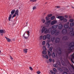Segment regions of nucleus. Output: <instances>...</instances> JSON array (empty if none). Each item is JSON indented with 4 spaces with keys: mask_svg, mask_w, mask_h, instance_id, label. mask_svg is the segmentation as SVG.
I'll list each match as a JSON object with an SVG mask.
<instances>
[{
    "mask_svg": "<svg viewBox=\"0 0 74 74\" xmlns=\"http://www.w3.org/2000/svg\"><path fill=\"white\" fill-rule=\"evenodd\" d=\"M48 31L47 30V27H44L41 30V32L42 33L43 32L45 34H47L48 33Z\"/></svg>",
    "mask_w": 74,
    "mask_h": 74,
    "instance_id": "nucleus-3",
    "label": "nucleus"
},
{
    "mask_svg": "<svg viewBox=\"0 0 74 74\" xmlns=\"http://www.w3.org/2000/svg\"><path fill=\"white\" fill-rule=\"evenodd\" d=\"M46 46L48 48H49L50 47V45L49 43H47L46 44Z\"/></svg>",
    "mask_w": 74,
    "mask_h": 74,
    "instance_id": "nucleus-22",
    "label": "nucleus"
},
{
    "mask_svg": "<svg viewBox=\"0 0 74 74\" xmlns=\"http://www.w3.org/2000/svg\"><path fill=\"white\" fill-rule=\"evenodd\" d=\"M47 38L46 35H45L44 36L43 39V40H46Z\"/></svg>",
    "mask_w": 74,
    "mask_h": 74,
    "instance_id": "nucleus-20",
    "label": "nucleus"
},
{
    "mask_svg": "<svg viewBox=\"0 0 74 74\" xmlns=\"http://www.w3.org/2000/svg\"><path fill=\"white\" fill-rule=\"evenodd\" d=\"M46 20H47V21H48V20H49V16H48V17H47V16L46 17Z\"/></svg>",
    "mask_w": 74,
    "mask_h": 74,
    "instance_id": "nucleus-40",
    "label": "nucleus"
},
{
    "mask_svg": "<svg viewBox=\"0 0 74 74\" xmlns=\"http://www.w3.org/2000/svg\"><path fill=\"white\" fill-rule=\"evenodd\" d=\"M71 18V17H70V16H69V18Z\"/></svg>",
    "mask_w": 74,
    "mask_h": 74,
    "instance_id": "nucleus-63",
    "label": "nucleus"
},
{
    "mask_svg": "<svg viewBox=\"0 0 74 74\" xmlns=\"http://www.w3.org/2000/svg\"><path fill=\"white\" fill-rule=\"evenodd\" d=\"M60 39L59 38H57L55 40V42L56 43H58L60 42Z\"/></svg>",
    "mask_w": 74,
    "mask_h": 74,
    "instance_id": "nucleus-12",
    "label": "nucleus"
},
{
    "mask_svg": "<svg viewBox=\"0 0 74 74\" xmlns=\"http://www.w3.org/2000/svg\"><path fill=\"white\" fill-rule=\"evenodd\" d=\"M53 15L51 14H48V17H51V16H52Z\"/></svg>",
    "mask_w": 74,
    "mask_h": 74,
    "instance_id": "nucleus-35",
    "label": "nucleus"
},
{
    "mask_svg": "<svg viewBox=\"0 0 74 74\" xmlns=\"http://www.w3.org/2000/svg\"><path fill=\"white\" fill-rule=\"evenodd\" d=\"M62 40H69V38H68L67 36H65L62 38Z\"/></svg>",
    "mask_w": 74,
    "mask_h": 74,
    "instance_id": "nucleus-15",
    "label": "nucleus"
},
{
    "mask_svg": "<svg viewBox=\"0 0 74 74\" xmlns=\"http://www.w3.org/2000/svg\"><path fill=\"white\" fill-rule=\"evenodd\" d=\"M25 34H23V36L24 37H25Z\"/></svg>",
    "mask_w": 74,
    "mask_h": 74,
    "instance_id": "nucleus-59",
    "label": "nucleus"
},
{
    "mask_svg": "<svg viewBox=\"0 0 74 74\" xmlns=\"http://www.w3.org/2000/svg\"><path fill=\"white\" fill-rule=\"evenodd\" d=\"M65 18H68V16L67 15H65Z\"/></svg>",
    "mask_w": 74,
    "mask_h": 74,
    "instance_id": "nucleus-56",
    "label": "nucleus"
},
{
    "mask_svg": "<svg viewBox=\"0 0 74 74\" xmlns=\"http://www.w3.org/2000/svg\"><path fill=\"white\" fill-rule=\"evenodd\" d=\"M42 45H44L45 44V41H43L42 42Z\"/></svg>",
    "mask_w": 74,
    "mask_h": 74,
    "instance_id": "nucleus-42",
    "label": "nucleus"
},
{
    "mask_svg": "<svg viewBox=\"0 0 74 74\" xmlns=\"http://www.w3.org/2000/svg\"><path fill=\"white\" fill-rule=\"evenodd\" d=\"M64 17L61 16V18H60V20L61 21H62L64 20Z\"/></svg>",
    "mask_w": 74,
    "mask_h": 74,
    "instance_id": "nucleus-33",
    "label": "nucleus"
},
{
    "mask_svg": "<svg viewBox=\"0 0 74 74\" xmlns=\"http://www.w3.org/2000/svg\"><path fill=\"white\" fill-rule=\"evenodd\" d=\"M28 50V49H23V52H24V53H27V50Z\"/></svg>",
    "mask_w": 74,
    "mask_h": 74,
    "instance_id": "nucleus-19",
    "label": "nucleus"
},
{
    "mask_svg": "<svg viewBox=\"0 0 74 74\" xmlns=\"http://www.w3.org/2000/svg\"><path fill=\"white\" fill-rule=\"evenodd\" d=\"M70 26H74V23L72 22L70 23Z\"/></svg>",
    "mask_w": 74,
    "mask_h": 74,
    "instance_id": "nucleus-26",
    "label": "nucleus"
},
{
    "mask_svg": "<svg viewBox=\"0 0 74 74\" xmlns=\"http://www.w3.org/2000/svg\"><path fill=\"white\" fill-rule=\"evenodd\" d=\"M71 44H72V45L69 47V49L67 51L65 52V54L67 56H68L69 54L73 51V50L74 49V42L71 43Z\"/></svg>",
    "mask_w": 74,
    "mask_h": 74,
    "instance_id": "nucleus-1",
    "label": "nucleus"
},
{
    "mask_svg": "<svg viewBox=\"0 0 74 74\" xmlns=\"http://www.w3.org/2000/svg\"><path fill=\"white\" fill-rule=\"evenodd\" d=\"M62 65H65L64 64H63V63H62Z\"/></svg>",
    "mask_w": 74,
    "mask_h": 74,
    "instance_id": "nucleus-62",
    "label": "nucleus"
},
{
    "mask_svg": "<svg viewBox=\"0 0 74 74\" xmlns=\"http://www.w3.org/2000/svg\"><path fill=\"white\" fill-rule=\"evenodd\" d=\"M63 74H68L67 73L64 72L63 73Z\"/></svg>",
    "mask_w": 74,
    "mask_h": 74,
    "instance_id": "nucleus-55",
    "label": "nucleus"
},
{
    "mask_svg": "<svg viewBox=\"0 0 74 74\" xmlns=\"http://www.w3.org/2000/svg\"><path fill=\"white\" fill-rule=\"evenodd\" d=\"M58 27V25H54L52 26V28L53 29H54V28H56Z\"/></svg>",
    "mask_w": 74,
    "mask_h": 74,
    "instance_id": "nucleus-21",
    "label": "nucleus"
},
{
    "mask_svg": "<svg viewBox=\"0 0 74 74\" xmlns=\"http://www.w3.org/2000/svg\"><path fill=\"white\" fill-rule=\"evenodd\" d=\"M53 48L52 47H51L49 49V50L50 51H52V49Z\"/></svg>",
    "mask_w": 74,
    "mask_h": 74,
    "instance_id": "nucleus-46",
    "label": "nucleus"
},
{
    "mask_svg": "<svg viewBox=\"0 0 74 74\" xmlns=\"http://www.w3.org/2000/svg\"><path fill=\"white\" fill-rule=\"evenodd\" d=\"M50 73H51V74H56L55 72H53V71L52 70L50 71Z\"/></svg>",
    "mask_w": 74,
    "mask_h": 74,
    "instance_id": "nucleus-31",
    "label": "nucleus"
},
{
    "mask_svg": "<svg viewBox=\"0 0 74 74\" xmlns=\"http://www.w3.org/2000/svg\"><path fill=\"white\" fill-rule=\"evenodd\" d=\"M62 32L64 34H66L67 32V30L66 29H64L62 31Z\"/></svg>",
    "mask_w": 74,
    "mask_h": 74,
    "instance_id": "nucleus-9",
    "label": "nucleus"
},
{
    "mask_svg": "<svg viewBox=\"0 0 74 74\" xmlns=\"http://www.w3.org/2000/svg\"><path fill=\"white\" fill-rule=\"evenodd\" d=\"M53 66L54 67L57 68L58 67V65L57 64H54L53 65Z\"/></svg>",
    "mask_w": 74,
    "mask_h": 74,
    "instance_id": "nucleus-30",
    "label": "nucleus"
},
{
    "mask_svg": "<svg viewBox=\"0 0 74 74\" xmlns=\"http://www.w3.org/2000/svg\"><path fill=\"white\" fill-rule=\"evenodd\" d=\"M69 21L70 22H73L74 21V20L72 19H71L69 20Z\"/></svg>",
    "mask_w": 74,
    "mask_h": 74,
    "instance_id": "nucleus-37",
    "label": "nucleus"
},
{
    "mask_svg": "<svg viewBox=\"0 0 74 74\" xmlns=\"http://www.w3.org/2000/svg\"><path fill=\"white\" fill-rule=\"evenodd\" d=\"M58 28L60 30H62L63 27V25L61 24H60L58 26Z\"/></svg>",
    "mask_w": 74,
    "mask_h": 74,
    "instance_id": "nucleus-6",
    "label": "nucleus"
},
{
    "mask_svg": "<svg viewBox=\"0 0 74 74\" xmlns=\"http://www.w3.org/2000/svg\"><path fill=\"white\" fill-rule=\"evenodd\" d=\"M42 56L43 57H44V58H45V55H42Z\"/></svg>",
    "mask_w": 74,
    "mask_h": 74,
    "instance_id": "nucleus-61",
    "label": "nucleus"
},
{
    "mask_svg": "<svg viewBox=\"0 0 74 74\" xmlns=\"http://www.w3.org/2000/svg\"><path fill=\"white\" fill-rule=\"evenodd\" d=\"M29 69L33 71V68L32 67H30Z\"/></svg>",
    "mask_w": 74,
    "mask_h": 74,
    "instance_id": "nucleus-50",
    "label": "nucleus"
},
{
    "mask_svg": "<svg viewBox=\"0 0 74 74\" xmlns=\"http://www.w3.org/2000/svg\"><path fill=\"white\" fill-rule=\"evenodd\" d=\"M71 67L74 70V66L71 65V66H69L68 67V68L70 71L72 69Z\"/></svg>",
    "mask_w": 74,
    "mask_h": 74,
    "instance_id": "nucleus-10",
    "label": "nucleus"
},
{
    "mask_svg": "<svg viewBox=\"0 0 74 74\" xmlns=\"http://www.w3.org/2000/svg\"><path fill=\"white\" fill-rule=\"evenodd\" d=\"M52 56H53V58H55L56 55H55V53H53L52 54Z\"/></svg>",
    "mask_w": 74,
    "mask_h": 74,
    "instance_id": "nucleus-25",
    "label": "nucleus"
},
{
    "mask_svg": "<svg viewBox=\"0 0 74 74\" xmlns=\"http://www.w3.org/2000/svg\"><path fill=\"white\" fill-rule=\"evenodd\" d=\"M28 37L29 36H27V37H26V36H24V38H26V39H27V38H28Z\"/></svg>",
    "mask_w": 74,
    "mask_h": 74,
    "instance_id": "nucleus-53",
    "label": "nucleus"
},
{
    "mask_svg": "<svg viewBox=\"0 0 74 74\" xmlns=\"http://www.w3.org/2000/svg\"><path fill=\"white\" fill-rule=\"evenodd\" d=\"M41 73L40 72V71H38L37 72V73L38 74H40Z\"/></svg>",
    "mask_w": 74,
    "mask_h": 74,
    "instance_id": "nucleus-52",
    "label": "nucleus"
},
{
    "mask_svg": "<svg viewBox=\"0 0 74 74\" xmlns=\"http://www.w3.org/2000/svg\"><path fill=\"white\" fill-rule=\"evenodd\" d=\"M52 30V29L50 27L48 29H47V30L48 31V32H50L51 30Z\"/></svg>",
    "mask_w": 74,
    "mask_h": 74,
    "instance_id": "nucleus-27",
    "label": "nucleus"
},
{
    "mask_svg": "<svg viewBox=\"0 0 74 74\" xmlns=\"http://www.w3.org/2000/svg\"><path fill=\"white\" fill-rule=\"evenodd\" d=\"M16 14H14L12 16V18H13L14 17H15L16 15Z\"/></svg>",
    "mask_w": 74,
    "mask_h": 74,
    "instance_id": "nucleus-44",
    "label": "nucleus"
},
{
    "mask_svg": "<svg viewBox=\"0 0 74 74\" xmlns=\"http://www.w3.org/2000/svg\"><path fill=\"white\" fill-rule=\"evenodd\" d=\"M51 23V20H49L48 21H46L45 24L46 25H49Z\"/></svg>",
    "mask_w": 74,
    "mask_h": 74,
    "instance_id": "nucleus-16",
    "label": "nucleus"
},
{
    "mask_svg": "<svg viewBox=\"0 0 74 74\" xmlns=\"http://www.w3.org/2000/svg\"><path fill=\"white\" fill-rule=\"evenodd\" d=\"M43 48H45V49L42 52V53L44 55H45L47 54V52H46V50H47V49L46 48L45 46L43 47Z\"/></svg>",
    "mask_w": 74,
    "mask_h": 74,
    "instance_id": "nucleus-7",
    "label": "nucleus"
},
{
    "mask_svg": "<svg viewBox=\"0 0 74 74\" xmlns=\"http://www.w3.org/2000/svg\"><path fill=\"white\" fill-rule=\"evenodd\" d=\"M56 7H57V8H59L60 7V6H57Z\"/></svg>",
    "mask_w": 74,
    "mask_h": 74,
    "instance_id": "nucleus-57",
    "label": "nucleus"
},
{
    "mask_svg": "<svg viewBox=\"0 0 74 74\" xmlns=\"http://www.w3.org/2000/svg\"><path fill=\"white\" fill-rule=\"evenodd\" d=\"M58 70H59V71H62V69H61L60 68L58 67Z\"/></svg>",
    "mask_w": 74,
    "mask_h": 74,
    "instance_id": "nucleus-41",
    "label": "nucleus"
},
{
    "mask_svg": "<svg viewBox=\"0 0 74 74\" xmlns=\"http://www.w3.org/2000/svg\"><path fill=\"white\" fill-rule=\"evenodd\" d=\"M48 56L47 55H46L45 56V58L47 59H48Z\"/></svg>",
    "mask_w": 74,
    "mask_h": 74,
    "instance_id": "nucleus-49",
    "label": "nucleus"
},
{
    "mask_svg": "<svg viewBox=\"0 0 74 74\" xmlns=\"http://www.w3.org/2000/svg\"><path fill=\"white\" fill-rule=\"evenodd\" d=\"M65 70L66 71V72H69V69H68V68H65Z\"/></svg>",
    "mask_w": 74,
    "mask_h": 74,
    "instance_id": "nucleus-32",
    "label": "nucleus"
},
{
    "mask_svg": "<svg viewBox=\"0 0 74 74\" xmlns=\"http://www.w3.org/2000/svg\"><path fill=\"white\" fill-rule=\"evenodd\" d=\"M69 29L71 31L69 33V34L70 35L73 36H74V32L73 31V28L72 27H69Z\"/></svg>",
    "mask_w": 74,
    "mask_h": 74,
    "instance_id": "nucleus-4",
    "label": "nucleus"
},
{
    "mask_svg": "<svg viewBox=\"0 0 74 74\" xmlns=\"http://www.w3.org/2000/svg\"><path fill=\"white\" fill-rule=\"evenodd\" d=\"M58 51H57V53L59 55H60L62 53V51H61V49L59 48L58 49Z\"/></svg>",
    "mask_w": 74,
    "mask_h": 74,
    "instance_id": "nucleus-14",
    "label": "nucleus"
},
{
    "mask_svg": "<svg viewBox=\"0 0 74 74\" xmlns=\"http://www.w3.org/2000/svg\"><path fill=\"white\" fill-rule=\"evenodd\" d=\"M55 18V16H52L51 18V20H53V19Z\"/></svg>",
    "mask_w": 74,
    "mask_h": 74,
    "instance_id": "nucleus-28",
    "label": "nucleus"
},
{
    "mask_svg": "<svg viewBox=\"0 0 74 74\" xmlns=\"http://www.w3.org/2000/svg\"><path fill=\"white\" fill-rule=\"evenodd\" d=\"M52 60V59L51 58H50L49 59V61L50 62H51V61Z\"/></svg>",
    "mask_w": 74,
    "mask_h": 74,
    "instance_id": "nucleus-54",
    "label": "nucleus"
},
{
    "mask_svg": "<svg viewBox=\"0 0 74 74\" xmlns=\"http://www.w3.org/2000/svg\"><path fill=\"white\" fill-rule=\"evenodd\" d=\"M43 38L42 36V35L41 36H40L39 37L40 40H42Z\"/></svg>",
    "mask_w": 74,
    "mask_h": 74,
    "instance_id": "nucleus-39",
    "label": "nucleus"
},
{
    "mask_svg": "<svg viewBox=\"0 0 74 74\" xmlns=\"http://www.w3.org/2000/svg\"><path fill=\"white\" fill-rule=\"evenodd\" d=\"M36 6H34L33 7V10H35V9H36Z\"/></svg>",
    "mask_w": 74,
    "mask_h": 74,
    "instance_id": "nucleus-48",
    "label": "nucleus"
},
{
    "mask_svg": "<svg viewBox=\"0 0 74 74\" xmlns=\"http://www.w3.org/2000/svg\"><path fill=\"white\" fill-rule=\"evenodd\" d=\"M15 12V10H13L11 12V14H10L9 16V21H10V19L11 18V17H12V15H13Z\"/></svg>",
    "mask_w": 74,
    "mask_h": 74,
    "instance_id": "nucleus-5",
    "label": "nucleus"
},
{
    "mask_svg": "<svg viewBox=\"0 0 74 74\" xmlns=\"http://www.w3.org/2000/svg\"><path fill=\"white\" fill-rule=\"evenodd\" d=\"M53 71H55V72L56 71V68H54L53 69Z\"/></svg>",
    "mask_w": 74,
    "mask_h": 74,
    "instance_id": "nucleus-51",
    "label": "nucleus"
},
{
    "mask_svg": "<svg viewBox=\"0 0 74 74\" xmlns=\"http://www.w3.org/2000/svg\"><path fill=\"white\" fill-rule=\"evenodd\" d=\"M48 55L49 56L51 55V52L49 51H48Z\"/></svg>",
    "mask_w": 74,
    "mask_h": 74,
    "instance_id": "nucleus-38",
    "label": "nucleus"
},
{
    "mask_svg": "<svg viewBox=\"0 0 74 74\" xmlns=\"http://www.w3.org/2000/svg\"><path fill=\"white\" fill-rule=\"evenodd\" d=\"M47 38L48 40H50L51 39V35L49 34H47L46 35Z\"/></svg>",
    "mask_w": 74,
    "mask_h": 74,
    "instance_id": "nucleus-13",
    "label": "nucleus"
},
{
    "mask_svg": "<svg viewBox=\"0 0 74 74\" xmlns=\"http://www.w3.org/2000/svg\"><path fill=\"white\" fill-rule=\"evenodd\" d=\"M69 25H67L66 24L64 25V27L66 28H69Z\"/></svg>",
    "mask_w": 74,
    "mask_h": 74,
    "instance_id": "nucleus-23",
    "label": "nucleus"
},
{
    "mask_svg": "<svg viewBox=\"0 0 74 74\" xmlns=\"http://www.w3.org/2000/svg\"><path fill=\"white\" fill-rule=\"evenodd\" d=\"M72 8L74 9V8L73 7H72Z\"/></svg>",
    "mask_w": 74,
    "mask_h": 74,
    "instance_id": "nucleus-64",
    "label": "nucleus"
},
{
    "mask_svg": "<svg viewBox=\"0 0 74 74\" xmlns=\"http://www.w3.org/2000/svg\"><path fill=\"white\" fill-rule=\"evenodd\" d=\"M10 58L11 59H13V58L12 56H10Z\"/></svg>",
    "mask_w": 74,
    "mask_h": 74,
    "instance_id": "nucleus-60",
    "label": "nucleus"
},
{
    "mask_svg": "<svg viewBox=\"0 0 74 74\" xmlns=\"http://www.w3.org/2000/svg\"><path fill=\"white\" fill-rule=\"evenodd\" d=\"M51 33L52 35L55 34V35L58 36L60 32L59 30L56 29H54L52 31Z\"/></svg>",
    "mask_w": 74,
    "mask_h": 74,
    "instance_id": "nucleus-2",
    "label": "nucleus"
},
{
    "mask_svg": "<svg viewBox=\"0 0 74 74\" xmlns=\"http://www.w3.org/2000/svg\"><path fill=\"white\" fill-rule=\"evenodd\" d=\"M62 16H57V18H61Z\"/></svg>",
    "mask_w": 74,
    "mask_h": 74,
    "instance_id": "nucleus-47",
    "label": "nucleus"
},
{
    "mask_svg": "<svg viewBox=\"0 0 74 74\" xmlns=\"http://www.w3.org/2000/svg\"><path fill=\"white\" fill-rule=\"evenodd\" d=\"M55 40V37H52L51 38V40L52 42H54V40Z\"/></svg>",
    "mask_w": 74,
    "mask_h": 74,
    "instance_id": "nucleus-24",
    "label": "nucleus"
},
{
    "mask_svg": "<svg viewBox=\"0 0 74 74\" xmlns=\"http://www.w3.org/2000/svg\"><path fill=\"white\" fill-rule=\"evenodd\" d=\"M4 33L2 29L0 30V33Z\"/></svg>",
    "mask_w": 74,
    "mask_h": 74,
    "instance_id": "nucleus-36",
    "label": "nucleus"
},
{
    "mask_svg": "<svg viewBox=\"0 0 74 74\" xmlns=\"http://www.w3.org/2000/svg\"><path fill=\"white\" fill-rule=\"evenodd\" d=\"M18 12H19V10H17L15 12V14L16 15H17V16H18Z\"/></svg>",
    "mask_w": 74,
    "mask_h": 74,
    "instance_id": "nucleus-17",
    "label": "nucleus"
},
{
    "mask_svg": "<svg viewBox=\"0 0 74 74\" xmlns=\"http://www.w3.org/2000/svg\"><path fill=\"white\" fill-rule=\"evenodd\" d=\"M57 23V21L56 20H53L52 21L51 23V24L52 25H53Z\"/></svg>",
    "mask_w": 74,
    "mask_h": 74,
    "instance_id": "nucleus-11",
    "label": "nucleus"
},
{
    "mask_svg": "<svg viewBox=\"0 0 74 74\" xmlns=\"http://www.w3.org/2000/svg\"><path fill=\"white\" fill-rule=\"evenodd\" d=\"M67 19H66L65 18H64V19H63V21L64 22H67Z\"/></svg>",
    "mask_w": 74,
    "mask_h": 74,
    "instance_id": "nucleus-34",
    "label": "nucleus"
},
{
    "mask_svg": "<svg viewBox=\"0 0 74 74\" xmlns=\"http://www.w3.org/2000/svg\"><path fill=\"white\" fill-rule=\"evenodd\" d=\"M71 60L72 62V63H73L74 64V62L73 61V59L74 60V53L73 54L71 55Z\"/></svg>",
    "mask_w": 74,
    "mask_h": 74,
    "instance_id": "nucleus-8",
    "label": "nucleus"
},
{
    "mask_svg": "<svg viewBox=\"0 0 74 74\" xmlns=\"http://www.w3.org/2000/svg\"><path fill=\"white\" fill-rule=\"evenodd\" d=\"M6 39L7 40L8 42H10L11 41V39L9 38H8L7 37H5Z\"/></svg>",
    "mask_w": 74,
    "mask_h": 74,
    "instance_id": "nucleus-18",
    "label": "nucleus"
},
{
    "mask_svg": "<svg viewBox=\"0 0 74 74\" xmlns=\"http://www.w3.org/2000/svg\"><path fill=\"white\" fill-rule=\"evenodd\" d=\"M27 35L28 36H29V31H27Z\"/></svg>",
    "mask_w": 74,
    "mask_h": 74,
    "instance_id": "nucleus-45",
    "label": "nucleus"
},
{
    "mask_svg": "<svg viewBox=\"0 0 74 74\" xmlns=\"http://www.w3.org/2000/svg\"><path fill=\"white\" fill-rule=\"evenodd\" d=\"M42 21L43 22V23H44L45 22V20L44 19H42Z\"/></svg>",
    "mask_w": 74,
    "mask_h": 74,
    "instance_id": "nucleus-43",
    "label": "nucleus"
},
{
    "mask_svg": "<svg viewBox=\"0 0 74 74\" xmlns=\"http://www.w3.org/2000/svg\"><path fill=\"white\" fill-rule=\"evenodd\" d=\"M66 24H66V25H69V22L67 23Z\"/></svg>",
    "mask_w": 74,
    "mask_h": 74,
    "instance_id": "nucleus-58",
    "label": "nucleus"
},
{
    "mask_svg": "<svg viewBox=\"0 0 74 74\" xmlns=\"http://www.w3.org/2000/svg\"><path fill=\"white\" fill-rule=\"evenodd\" d=\"M37 0H30V2H36Z\"/></svg>",
    "mask_w": 74,
    "mask_h": 74,
    "instance_id": "nucleus-29",
    "label": "nucleus"
}]
</instances>
